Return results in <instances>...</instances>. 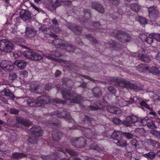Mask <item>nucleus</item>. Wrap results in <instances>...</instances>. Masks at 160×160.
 I'll use <instances>...</instances> for the list:
<instances>
[{
    "instance_id": "1",
    "label": "nucleus",
    "mask_w": 160,
    "mask_h": 160,
    "mask_svg": "<svg viewBox=\"0 0 160 160\" xmlns=\"http://www.w3.org/2000/svg\"><path fill=\"white\" fill-rule=\"evenodd\" d=\"M62 54L57 51H53L50 53L46 54L45 57L48 59L58 62L62 63V65L70 70H72L71 68L74 67L72 63L69 61H65L62 59H59L58 58L62 56Z\"/></svg>"
},
{
    "instance_id": "2",
    "label": "nucleus",
    "mask_w": 160,
    "mask_h": 160,
    "mask_svg": "<svg viewBox=\"0 0 160 160\" xmlns=\"http://www.w3.org/2000/svg\"><path fill=\"white\" fill-rule=\"evenodd\" d=\"M110 83L113 85L125 88L131 89H136L137 86L134 84L131 83L129 81L122 78H112L109 80Z\"/></svg>"
},
{
    "instance_id": "3",
    "label": "nucleus",
    "mask_w": 160,
    "mask_h": 160,
    "mask_svg": "<svg viewBox=\"0 0 160 160\" xmlns=\"http://www.w3.org/2000/svg\"><path fill=\"white\" fill-rule=\"evenodd\" d=\"M62 93L63 98L65 100H70L71 102L80 103L83 100V97L80 95H78L74 98L71 99V98L74 95L73 93H70L69 91L63 90L62 91Z\"/></svg>"
},
{
    "instance_id": "4",
    "label": "nucleus",
    "mask_w": 160,
    "mask_h": 160,
    "mask_svg": "<svg viewBox=\"0 0 160 160\" xmlns=\"http://www.w3.org/2000/svg\"><path fill=\"white\" fill-rule=\"evenodd\" d=\"M112 33L113 35L117 37L119 40L123 42H126L131 40L130 36L126 32L114 30L112 31Z\"/></svg>"
},
{
    "instance_id": "5",
    "label": "nucleus",
    "mask_w": 160,
    "mask_h": 160,
    "mask_svg": "<svg viewBox=\"0 0 160 160\" xmlns=\"http://www.w3.org/2000/svg\"><path fill=\"white\" fill-rule=\"evenodd\" d=\"M13 46L12 43L6 39H3L0 41V50L2 52H10L13 49Z\"/></svg>"
},
{
    "instance_id": "6",
    "label": "nucleus",
    "mask_w": 160,
    "mask_h": 160,
    "mask_svg": "<svg viewBox=\"0 0 160 160\" xmlns=\"http://www.w3.org/2000/svg\"><path fill=\"white\" fill-rule=\"evenodd\" d=\"M23 55L27 58L34 61H39L42 58V56L34 52L31 50L24 52Z\"/></svg>"
},
{
    "instance_id": "7",
    "label": "nucleus",
    "mask_w": 160,
    "mask_h": 160,
    "mask_svg": "<svg viewBox=\"0 0 160 160\" xmlns=\"http://www.w3.org/2000/svg\"><path fill=\"white\" fill-rule=\"evenodd\" d=\"M38 100L40 103H46L50 102L59 103L63 102L62 100H59L57 99H52L49 97L45 96L38 97Z\"/></svg>"
},
{
    "instance_id": "8",
    "label": "nucleus",
    "mask_w": 160,
    "mask_h": 160,
    "mask_svg": "<svg viewBox=\"0 0 160 160\" xmlns=\"http://www.w3.org/2000/svg\"><path fill=\"white\" fill-rule=\"evenodd\" d=\"M72 144L77 148H82L85 146L86 141L84 138L81 137L73 139L71 141Z\"/></svg>"
},
{
    "instance_id": "9",
    "label": "nucleus",
    "mask_w": 160,
    "mask_h": 160,
    "mask_svg": "<svg viewBox=\"0 0 160 160\" xmlns=\"http://www.w3.org/2000/svg\"><path fill=\"white\" fill-rule=\"evenodd\" d=\"M0 67L5 71H10L14 68L12 63L8 60H3L0 62Z\"/></svg>"
},
{
    "instance_id": "10",
    "label": "nucleus",
    "mask_w": 160,
    "mask_h": 160,
    "mask_svg": "<svg viewBox=\"0 0 160 160\" xmlns=\"http://www.w3.org/2000/svg\"><path fill=\"white\" fill-rule=\"evenodd\" d=\"M137 117L134 115H131L128 116L125 120L123 121L122 124L126 126H130L132 123H135L136 124L138 121Z\"/></svg>"
},
{
    "instance_id": "11",
    "label": "nucleus",
    "mask_w": 160,
    "mask_h": 160,
    "mask_svg": "<svg viewBox=\"0 0 160 160\" xmlns=\"http://www.w3.org/2000/svg\"><path fill=\"white\" fill-rule=\"evenodd\" d=\"M149 16L152 19H155L159 16V13L157 7H150L148 8Z\"/></svg>"
},
{
    "instance_id": "12",
    "label": "nucleus",
    "mask_w": 160,
    "mask_h": 160,
    "mask_svg": "<svg viewBox=\"0 0 160 160\" xmlns=\"http://www.w3.org/2000/svg\"><path fill=\"white\" fill-rule=\"evenodd\" d=\"M154 39L160 42V34L158 33L150 34L147 37L145 42L149 44H151L153 42Z\"/></svg>"
},
{
    "instance_id": "13",
    "label": "nucleus",
    "mask_w": 160,
    "mask_h": 160,
    "mask_svg": "<svg viewBox=\"0 0 160 160\" xmlns=\"http://www.w3.org/2000/svg\"><path fill=\"white\" fill-rule=\"evenodd\" d=\"M32 136L38 137L42 135V131L41 128L39 126H34L30 129Z\"/></svg>"
},
{
    "instance_id": "14",
    "label": "nucleus",
    "mask_w": 160,
    "mask_h": 160,
    "mask_svg": "<svg viewBox=\"0 0 160 160\" xmlns=\"http://www.w3.org/2000/svg\"><path fill=\"white\" fill-rule=\"evenodd\" d=\"M91 7L93 9L99 12L103 13L105 12L104 8L101 4L98 2H92L91 4Z\"/></svg>"
},
{
    "instance_id": "15",
    "label": "nucleus",
    "mask_w": 160,
    "mask_h": 160,
    "mask_svg": "<svg viewBox=\"0 0 160 160\" xmlns=\"http://www.w3.org/2000/svg\"><path fill=\"white\" fill-rule=\"evenodd\" d=\"M39 31L44 32L45 33H47L50 35V36L56 38L57 37V36L54 33H52L51 34L48 33V32L50 30V29L47 28L46 25H44L40 27L39 28Z\"/></svg>"
},
{
    "instance_id": "16",
    "label": "nucleus",
    "mask_w": 160,
    "mask_h": 160,
    "mask_svg": "<svg viewBox=\"0 0 160 160\" xmlns=\"http://www.w3.org/2000/svg\"><path fill=\"white\" fill-rule=\"evenodd\" d=\"M68 27L76 34H79L81 33V28L76 27L75 24H68Z\"/></svg>"
},
{
    "instance_id": "17",
    "label": "nucleus",
    "mask_w": 160,
    "mask_h": 160,
    "mask_svg": "<svg viewBox=\"0 0 160 160\" xmlns=\"http://www.w3.org/2000/svg\"><path fill=\"white\" fill-rule=\"evenodd\" d=\"M1 94L2 95H4L7 97L9 99H13L15 96L13 93L11 92L10 90L8 89L4 88V89L2 91Z\"/></svg>"
},
{
    "instance_id": "18",
    "label": "nucleus",
    "mask_w": 160,
    "mask_h": 160,
    "mask_svg": "<svg viewBox=\"0 0 160 160\" xmlns=\"http://www.w3.org/2000/svg\"><path fill=\"white\" fill-rule=\"evenodd\" d=\"M54 114L58 117H62L70 120L71 118L69 114L65 111H63L61 112L56 111L54 112Z\"/></svg>"
},
{
    "instance_id": "19",
    "label": "nucleus",
    "mask_w": 160,
    "mask_h": 160,
    "mask_svg": "<svg viewBox=\"0 0 160 160\" xmlns=\"http://www.w3.org/2000/svg\"><path fill=\"white\" fill-rule=\"evenodd\" d=\"M37 31L33 28H26L25 33L26 36L32 38L34 37L36 34Z\"/></svg>"
},
{
    "instance_id": "20",
    "label": "nucleus",
    "mask_w": 160,
    "mask_h": 160,
    "mask_svg": "<svg viewBox=\"0 0 160 160\" xmlns=\"http://www.w3.org/2000/svg\"><path fill=\"white\" fill-rule=\"evenodd\" d=\"M52 134L53 138L56 140H59L63 136L62 133L58 130L52 131Z\"/></svg>"
},
{
    "instance_id": "21",
    "label": "nucleus",
    "mask_w": 160,
    "mask_h": 160,
    "mask_svg": "<svg viewBox=\"0 0 160 160\" xmlns=\"http://www.w3.org/2000/svg\"><path fill=\"white\" fill-rule=\"evenodd\" d=\"M122 132L120 131H114L111 136V138L117 140L122 139Z\"/></svg>"
},
{
    "instance_id": "22",
    "label": "nucleus",
    "mask_w": 160,
    "mask_h": 160,
    "mask_svg": "<svg viewBox=\"0 0 160 160\" xmlns=\"http://www.w3.org/2000/svg\"><path fill=\"white\" fill-rule=\"evenodd\" d=\"M107 109L109 112L115 114H118L120 112V108L115 107L108 106Z\"/></svg>"
},
{
    "instance_id": "23",
    "label": "nucleus",
    "mask_w": 160,
    "mask_h": 160,
    "mask_svg": "<svg viewBox=\"0 0 160 160\" xmlns=\"http://www.w3.org/2000/svg\"><path fill=\"white\" fill-rule=\"evenodd\" d=\"M17 120L19 123H21L22 125L28 126L32 124V123L29 120L23 119L21 118H18Z\"/></svg>"
},
{
    "instance_id": "24",
    "label": "nucleus",
    "mask_w": 160,
    "mask_h": 160,
    "mask_svg": "<svg viewBox=\"0 0 160 160\" xmlns=\"http://www.w3.org/2000/svg\"><path fill=\"white\" fill-rule=\"evenodd\" d=\"M31 13L28 11H24V13L20 14V18L24 21H25L31 18Z\"/></svg>"
},
{
    "instance_id": "25",
    "label": "nucleus",
    "mask_w": 160,
    "mask_h": 160,
    "mask_svg": "<svg viewBox=\"0 0 160 160\" xmlns=\"http://www.w3.org/2000/svg\"><path fill=\"white\" fill-rule=\"evenodd\" d=\"M20 69H24L26 66V62L23 60H17L14 63Z\"/></svg>"
},
{
    "instance_id": "26",
    "label": "nucleus",
    "mask_w": 160,
    "mask_h": 160,
    "mask_svg": "<svg viewBox=\"0 0 160 160\" xmlns=\"http://www.w3.org/2000/svg\"><path fill=\"white\" fill-rule=\"evenodd\" d=\"M148 122V119L143 118L138 120L135 125L136 126H143L146 125Z\"/></svg>"
},
{
    "instance_id": "27",
    "label": "nucleus",
    "mask_w": 160,
    "mask_h": 160,
    "mask_svg": "<svg viewBox=\"0 0 160 160\" xmlns=\"http://www.w3.org/2000/svg\"><path fill=\"white\" fill-rule=\"evenodd\" d=\"M149 68L146 65L141 64L138 65L136 69L138 71L141 72H144L148 70Z\"/></svg>"
},
{
    "instance_id": "28",
    "label": "nucleus",
    "mask_w": 160,
    "mask_h": 160,
    "mask_svg": "<svg viewBox=\"0 0 160 160\" xmlns=\"http://www.w3.org/2000/svg\"><path fill=\"white\" fill-rule=\"evenodd\" d=\"M62 46L67 51L72 52L74 51V47L72 46L71 44H68L66 45L65 44L63 43Z\"/></svg>"
},
{
    "instance_id": "29",
    "label": "nucleus",
    "mask_w": 160,
    "mask_h": 160,
    "mask_svg": "<svg viewBox=\"0 0 160 160\" xmlns=\"http://www.w3.org/2000/svg\"><path fill=\"white\" fill-rule=\"evenodd\" d=\"M92 91L94 96L96 97H99L102 94L101 89L98 87L94 88L92 89Z\"/></svg>"
},
{
    "instance_id": "30",
    "label": "nucleus",
    "mask_w": 160,
    "mask_h": 160,
    "mask_svg": "<svg viewBox=\"0 0 160 160\" xmlns=\"http://www.w3.org/2000/svg\"><path fill=\"white\" fill-rule=\"evenodd\" d=\"M25 154L23 153L14 152L12 154V157L13 158L18 159L26 157Z\"/></svg>"
},
{
    "instance_id": "31",
    "label": "nucleus",
    "mask_w": 160,
    "mask_h": 160,
    "mask_svg": "<svg viewBox=\"0 0 160 160\" xmlns=\"http://www.w3.org/2000/svg\"><path fill=\"white\" fill-rule=\"evenodd\" d=\"M138 56L140 60L146 62H149L150 60L149 57L146 55L143 54L141 53L139 54Z\"/></svg>"
},
{
    "instance_id": "32",
    "label": "nucleus",
    "mask_w": 160,
    "mask_h": 160,
    "mask_svg": "<svg viewBox=\"0 0 160 160\" xmlns=\"http://www.w3.org/2000/svg\"><path fill=\"white\" fill-rule=\"evenodd\" d=\"M148 70L150 72L155 75L160 73V68H157L154 66H152L149 68Z\"/></svg>"
},
{
    "instance_id": "33",
    "label": "nucleus",
    "mask_w": 160,
    "mask_h": 160,
    "mask_svg": "<svg viewBox=\"0 0 160 160\" xmlns=\"http://www.w3.org/2000/svg\"><path fill=\"white\" fill-rule=\"evenodd\" d=\"M28 105L30 106H34L36 105V104L39 103L38 99L35 100L33 98L29 99L27 100Z\"/></svg>"
},
{
    "instance_id": "34",
    "label": "nucleus",
    "mask_w": 160,
    "mask_h": 160,
    "mask_svg": "<svg viewBox=\"0 0 160 160\" xmlns=\"http://www.w3.org/2000/svg\"><path fill=\"white\" fill-rule=\"evenodd\" d=\"M60 150L64 153L67 152L72 155L76 156L77 155V153L76 152L64 148L60 149Z\"/></svg>"
},
{
    "instance_id": "35",
    "label": "nucleus",
    "mask_w": 160,
    "mask_h": 160,
    "mask_svg": "<svg viewBox=\"0 0 160 160\" xmlns=\"http://www.w3.org/2000/svg\"><path fill=\"white\" fill-rule=\"evenodd\" d=\"M156 155V154L153 152H150L148 153L143 154V156L145 157L151 159H154L155 158Z\"/></svg>"
},
{
    "instance_id": "36",
    "label": "nucleus",
    "mask_w": 160,
    "mask_h": 160,
    "mask_svg": "<svg viewBox=\"0 0 160 160\" xmlns=\"http://www.w3.org/2000/svg\"><path fill=\"white\" fill-rule=\"evenodd\" d=\"M38 137L35 136H32V137H29L27 140L31 143L35 144L37 143L38 140Z\"/></svg>"
},
{
    "instance_id": "37",
    "label": "nucleus",
    "mask_w": 160,
    "mask_h": 160,
    "mask_svg": "<svg viewBox=\"0 0 160 160\" xmlns=\"http://www.w3.org/2000/svg\"><path fill=\"white\" fill-rule=\"evenodd\" d=\"M136 19L142 24H145L148 22L147 20L145 18L141 16L137 17Z\"/></svg>"
},
{
    "instance_id": "38",
    "label": "nucleus",
    "mask_w": 160,
    "mask_h": 160,
    "mask_svg": "<svg viewBox=\"0 0 160 160\" xmlns=\"http://www.w3.org/2000/svg\"><path fill=\"white\" fill-rule=\"evenodd\" d=\"M118 142L116 143V144L120 147H124L127 145V142L125 140H122V139H120L117 140Z\"/></svg>"
},
{
    "instance_id": "39",
    "label": "nucleus",
    "mask_w": 160,
    "mask_h": 160,
    "mask_svg": "<svg viewBox=\"0 0 160 160\" xmlns=\"http://www.w3.org/2000/svg\"><path fill=\"white\" fill-rule=\"evenodd\" d=\"M50 1L51 2V5L53 8L56 7L61 4V2L57 0H50Z\"/></svg>"
},
{
    "instance_id": "40",
    "label": "nucleus",
    "mask_w": 160,
    "mask_h": 160,
    "mask_svg": "<svg viewBox=\"0 0 160 160\" xmlns=\"http://www.w3.org/2000/svg\"><path fill=\"white\" fill-rule=\"evenodd\" d=\"M130 8L132 10L136 12H138L140 9L139 6L137 4H131Z\"/></svg>"
},
{
    "instance_id": "41",
    "label": "nucleus",
    "mask_w": 160,
    "mask_h": 160,
    "mask_svg": "<svg viewBox=\"0 0 160 160\" xmlns=\"http://www.w3.org/2000/svg\"><path fill=\"white\" fill-rule=\"evenodd\" d=\"M150 133L156 138H160V133L159 132L156 130H151Z\"/></svg>"
},
{
    "instance_id": "42",
    "label": "nucleus",
    "mask_w": 160,
    "mask_h": 160,
    "mask_svg": "<svg viewBox=\"0 0 160 160\" xmlns=\"http://www.w3.org/2000/svg\"><path fill=\"white\" fill-rule=\"evenodd\" d=\"M90 148L92 149L96 150L99 151H101V149L100 148L99 146L95 143H92L89 146Z\"/></svg>"
},
{
    "instance_id": "43",
    "label": "nucleus",
    "mask_w": 160,
    "mask_h": 160,
    "mask_svg": "<svg viewBox=\"0 0 160 160\" xmlns=\"http://www.w3.org/2000/svg\"><path fill=\"white\" fill-rule=\"evenodd\" d=\"M146 142L148 144L152 145L153 147H155L157 143L156 141L151 139H147Z\"/></svg>"
},
{
    "instance_id": "44",
    "label": "nucleus",
    "mask_w": 160,
    "mask_h": 160,
    "mask_svg": "<svg viewBox=\"0 0 160 160\" xmlns=\"http://www.w3.org/2000/svg\"><path fill=\"white\" fill-rule=\"evenodd\" d=\"M122 135L128 139L132 138L133 136L132 134L129 132H122Z\"/></svg>"
},
{
    "instance_id": "45",
    "label": "nucleus",
    "mask_w": 160,
    "mask_h": 160,
    "mask_svg": "<svg viewBox=\"0 0 160 160\" xmlns=\"http://www.w3.org/2000/svg\"><path fill=\"white\" fill-rule=\"evenodd\" d=\"M85 37L88 39L90 41L93 42H94L96 43L97 42L96 39L92 37L90 34L86 35Z\"/></svg>"
},
{
    "instance_id": "46",
    "label": "nucleus",
    "mask_w": 160,
    "mask_h": 160,
    "mask_svg": "<svg viewBox=\"0 0 160 160\" xmlns=\"http://www.w3.org/2000/svg\"><path fill=\"white\" fill-rule=\"evenodd\" d=\"M147 126L150 128L154 129L156 128L155 124L152 122H150L147 124Z\"/></svg>"
},
{
    "instance_id": "47",
    "label": "nucleus",
    "mask_w": 160,
    "mask_h": 160,
    "mask_svg": "<svg viewBox=\"0 0 160 160\" xmlns=\"http://www.w3.org/2000/svg\"><path fill=\"white\" fill-rule=\"evenodd\" d=\"M17 78V75L16 74L13 72H11L10 73L9 76V78L10 80H14L16 79Z\"/></svg>"
},
{
    "instance_id": "48",
    "label": "nucleus",
    "mask_w": 160,
    "mask_h": 160,
    "mask_svg": "<svg viewBox=\"0 0 160 160\" xmlns=\"http://www.w3.org/2000/svg\"><path fill=\"white\" fill-rule=\"evenodd\" d=\"M152 56L158 60H160V52H153Z\"/></svg>"
},
{
    "instance_id": "49",
    "label": "nucleus",
    "mask_w": 160,
    "mask_h": 160,
    "mask_svg": "<svg viewBox=\"0 0 160 160\" xmlns=\"http://www.w3.org/2000/svg\"><path fill=\"white\" fill-rule=\"evenodd\" d=\"M140 104L141 106H144L150 110L152 109V108H150L149 106L144 101H141Z\"/></svg>"
},
{
    "instance_id": "50",
    "label": "nucleus",
    "mask_w": 160,
    "mask_h": 160,
    "mask_svg": "<svg viewBox=\"0 0 160 160\" xmlns=\"http://www.w3.org/2000/svg\"><path fill=\"white\" fill-rule=\"evenodd\" d=\"M108 90L109 92L112 94H115L116 92V90L112 86H109L108 87Z\"/></svg>"
},
{
    "instance_id": "51",
    "label": "nucleus",
    "mask_w": 160,
    "mask_h": 160,
    "mask_svg": "<svg viewBox=\"0 0 160 160\" xmlns=\"http://www.w3.org/2000/svg\"><path fill=\"white\" fill-rule=\"evenodd\" d=\"M21 55V52L19 51H16L13 53V56L15 58L19 57Z\"/></svg>"
},
{
    "instance_id": "52",
    "label": "nucleus",
    "mask_w": 160,
    "mask_h": 160,
    "mask_svg": "<svg viewBox=\"0 0 160 160\" xmlns=\"http://www.w3.org/2000/svg\"><path fill=\"white\" fill-rule=\"evenodd\" d=\"M139 38L143 41H145L147 36L144 33H142L139 35Z\"/></svg>"
},
{
    "instance_id": "53",
    "label": "nucleus",
    "mask_w": 160,
    "mask_h": 160,
    "mask_svg": "<svg viewBox=\"0 0 160 160\" xmlns=\"http://www.w3.org/2000/svg\"><path fill=\"white\" fill-rule=\"evenodd\" d=\"M20 74L23 77H26L28 76V72L26 70H23L20 72Z\"/></svg>"
},
{
    "instance_id": "54",
    "label": "nucleus",
    "mask_w": 160,
    "mask_h": 160,
    "mask_svg": "<svg viewBox=\"0 0 160 160\" xmlns=\"http://www.w3.org/2000/svg\"><path fill=\"white\" fill-rule=\"evenodd\" d=\"M83 11L85 15H88L89 17H91V11L90 10L87 9H84Z\"/></svg>"
},
{
    "instance_id": "55",
    "label": "nucleus",
    "mask_w": 160,
    "mask_h": 160,
    "mask_svg": "<svg viewBox=\"0 0 160 160\" xmlns=\"http://www.w3.org/2000/svg\"><path fill=\"white\" fill-rule=\"evenodd\" d=\"M113 122L117 124H120L122 122V121L120 120L118 118H114L113 119Z\"/></svg>"
},
{
    "instance_id": "56",
    "label": "nucleus",
    "mask_w": 160,
    "mask_h": 160,
    "mask_svg": "<svg viewBox=\"0 0 160 160\" xmlns=\"http://www.w3.org/2000/svg\"><path fill=\"white\" fill-rule=\"evenodd\" d=\"M53 31L56 33H59L61 32L60 28L57 27H55L53 28Z\"/></svg>"
},
{
    "instance_id": "57",
    "label": "nucleus",
    "mask_w": 160,
    "mask_h": 160,
    "mask_svg": "<svg viewBox=\"0 0 160 160\" xmlns=\"http://www.w3.org/2000/svg\"><path fill=\"white\" fill-rule=\"evenodd\" d=\"M10 111L11 113L13 114H17L18 112V111L14 108L11 109Z\"/></svg>"
},
{
    "instance_id": "58",
    "label": "nucleus",
    "mask_w": 160,
    "mask_h": 160,
    "mask_svg": "<svg viewBox=\"0 0 160 160\" xmlns=\"http://www.w3.org/2000/svg\"><path fill=\"white\" fill-rule=\"evenodd\" d=\"M16 140V138L15 136H12L11 138H9L8 141L11 143L13 142Z\"/></svg>"
},
{
    "instance_id": "59",
    "label": "nucleus",
    "mask_w": 160,
    "mask_h": 160,
    "mask_svg": "<svg viewBox=\"0 0 160 160\" xmlns=\"http://www.w3.org/2000/svg\"><path fill=\"white\" fill-rule=\"evenodd\" d=\"M42 159L43 160H53L49 156H44L42 157Z\"/></svg>"
},
{
    "instance_id": "60",
    "label": "nucleus",
    "mask_w": 160,
    "mask_h": 160,
    "mask_svg": "<svg viewBox=\"0 0 160 160\" xmlns=\"http://www.w3.org/2000/svg\"><path fill=\"white\" fill-rule=\"evenodd\" d=\"M125 155L127 157L130 158L132 157V154L131 152H128L125 153Z\"/></svg>"
},
{
    "instance_id": "61",
    "label": "nucleus",
    "mask_w": 160,
    "mask_h": 160,
    "mask_svg": "<svg viewBox=\"0 0 160 160\" xmlns=\"http://www.w3.org/2000/svg\"><path fill=\"white\" fill-rule=\"evenodd\" d=\"M31 6L37 11L38 12H39L40 11V10L41 9L38 8V7H37L36 6H35L32 3H31Z\"/></svg>"
},
{
    "instance_id": "62",
    "label": "nucleus",
    "mask_w": 160,
    "mask_h": 160,
    "mask_svg": "<svg viewBox=\"0 0 160 160\" xmlns=\"http://www.w3.org/2000/svg\"><path fill=\"white\" fill-rule=\"evenodd\" d=\"M52 88V87L51 84H48L45 86V89L46 90H49Z\"/></svg>"
},
{
    "instance_id": "63",
    "label": "nucleus",
    "mask_w": 160,
    "mask_h": 160,
    "mask_svg": "<svg viewBox=\"0 0 160 160\" xmlns=\"http://www.w3.org/2000/svg\"><path fill=\"white\" fill-rule=\"evenodd\" d=\"M137 141L135 139H132L131 141V143L133 146H136Z\"/></svg>"
},
{
    "instance_id": "64",
    "label": "nucleus",
    "mask_w": 160,
    "mask_h": 160,
    "mask_svg": "<svg viewBox=\"0 0 160 160\" xmlns=\"http://www.w3.org/2000/svg\"><path fill=\"white\" fill-rule=\"evenodd\" d=\"M61 2H63L64 4L68 5L69 4L70 2H69V0H60Z\"/></svg>"
}]
</instances>
